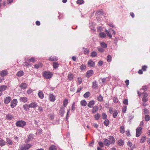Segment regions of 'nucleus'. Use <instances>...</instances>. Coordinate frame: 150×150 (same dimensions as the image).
I'll return each mask as SVG.
<instances>
[{
	"mask_svg": "<svg viewBox=\"0 0 150 150\" xmlns=\"http://www.w3.org/2000/svg\"><path fill=\"white\" fill-rule=\"evenodd\" d=\"M100 45L103 48H105L107 47V44L103 42H100Z\"/></svg>",
	"mask_w": 150,
	"mask_h": 150,
	"instance_id": "28",
	"label": "nucleus"
},
{
	"mask_svg": "<svg viewBox=\"0 0 150 150\" xmlns=\"http://www.w3.org/2000/svg\"><path fill=\"white\" fill-rule=\"evenodd\" d=\"M127 107L126 106H124L122 108V112L123 113L126 112L127 110Z\"/></svg>",
	"mask_w": 150,
	"mask_h": 150,
	"instance_id": "51",
	"label": "nucleus"
},
{
	"mask_svg": "<svg viewBox=\"0 0 150 150\" xmlns=\"http://www.w3.org/2000/svg\"><path fill=\"white\" fill-rule=\"evenodd\" d=\"M16 125L17 127H23L26 125L25 121L23 120H20L17 121L16 123Z\"/></svg>",
	"mask_w": 150,
	"mask_h": 150,
	"instance_id": "2",
	"label": "nucleus"
},
{
	"mask_svg": "<svg viewBox=\"0 0 150 150\" xmlns=\"http://www.w3.org/2000/svg\"><path fill=\"white\" fill-rule=\"evenodd\" d=\"M39 97L41 99H43L44 97V95L42 91H40L38 93Z\"/></svg>",
	"mask_w": 150,
	"mask_h": 150,
	"instance_id": "22",
	"label": "nucleus"
},
{
	"mask_svg": "<svg viewBox=\"0 0 150 150\" xmlns=\"http://www.w3.org/2000/svg\"><path fill=\"white\" fill-rule=\"evenodd\" d=\"M80 104L82 106H85L87 104V102L85 100H83L81 101Z\"/></svg>",
	"mask_w": 150,
	"mask_h": 150,
	"instance_id": "23",
	"label": "nucleus"
},
{
	"mask_svg": "<svg viewBox=\"0 0 150 150\" xmlns=\"http://www.w3.org/2000/svg\"><path fill=\"white\" fill-rule=\"evenodd\" d=\"M84 1L83 0H78L76 1V3L79 4H83Z\"/></svg>",
	"mask_w": 150,
	"mask_h": 150,
	"instance_id": "58",
	"label": "nucleus"
},
{
	"mask_svg": "<svg viewBox=\"0 0 150 150\" xmlns=\"http://www.w3.org/2000/svg\"><path fill=\"white\" fill-rule=\"evenodd\" d=\"M141 90H143L144 92L146 91L147 90V86H143Z\"/></svg>",
	"mask_w": 150,
	"mask_h": 150,
	"instance_id": "52",
	"label": "nucleus"
},
{
	"mask_svg": "<svg viewBox=\"0 0 150 150\" xmlns=\"http://www.w3.org/2000/svg\"><path fill=\"white\" fill-rule=\"evenodd\" d=\"M23 65L24 66H25L27 68H29V67L31 66V64H30L26 62H25L24 63Z\"/></svg>",
	"mask_w": 150,
	"mask_h": 150,
	"instance_id": "44",
	"label": "nucleus"
},
{
	"mask_svg": "<svg viewBox=\"0 0 150 150\" xmlns=\"http://www.w3.org/2000/svg\"><path fill=\"white\" fill-rule=\"evenodd\" d=\"M123 103L125 105H127L128 104V101L127 99H124L123 101Z\"/></svg>",
	"mask_w": 150,
	"mask_h": 150,
	"instance_id": "56",
	"label": "nucleus"
},
{
	"mask_svg": "<svg viewBox=\"0 0 150 150\" xmlns=\"http://www.w3.org/2000/svg\"><path fill=\"white\" fill-rule=\"evenodd\" d=\"M68 103V100L66 98L64 99L63 103V105L64 107H66Z\"/></svg>",
	"mask_w": 150,
	"mask_h": 150,
	"instance_id": "31",
	"label": "nucleus"
},
{
	"mask_svg": "<svg viewBox=\"0 0 150 150\" xmlns=\"http://www.w3.org/2000/svg\"><path fill=\"white\" fill-rule=\"evenodd\" d=\"M99 36L100 37L104 38L106 37V34L104 32H101L99 34Z\"/></svg>",
	"mask_w": 150,
	"mask_h": 150,
	"instance_id": "33",
	"label": "nucleus"
},
{
	"mask_svg": "<svg viewBox=\"0 0 150 150\" xmlns=\"http://www.w3.org/2000/svg\"><path fill=\"white\" fill-rule=\"evenodd\" d=\"M100 115L98 113H97L95 115V118L96 120H98L100 117Z\"/></svg>",
	"mask_w": 150,
	"mask_h": 150,
	"instance_id": "55",
	"label": "nucleus"
},
{
	"mask_svg": "<svg viewBox=\"0 0 150 150\" xmlns=\"http://www.w3.org/2000/svg\"><path fill=\"white\" fill-rule=\"evenodd\" d=\"M5 145V141L1 139H0V146H2Z\"/></svg>",
	"mask_w": 150,
	"mask_h": 150,
	"instance_id": "39",
	"label": "nucleus"
},
{
	"mask_svg": "<svg viewBox=\"0 0 150 150\" xmlns=\"http://www.w3.org/2000/svg\"><path fill=\"white\" fill-rule=\"evenodd\" d=\"M109 121L108 119H105L104 122V125L106 126H108L109 125Z\"/></svg>",
	"mask_w": 150,
	"mask_h": 150,
	"instance_id": "43",
	"label": "nucleus"
},
{
	"mask_svg": "<svg viewBox=\"0 0 150 150\" xmlns=\"http://www.w3.org/2000/svg\"><path fill=\"white\" fill-rule=\"evenodd\" d=\"M49 59L50 61H56L58 60V58L55 56H52L49 57Z\"/></svg>",
	"mask_w": 150,
	"mask_h": 150,
	"instance_id": "18",
	"label": "nucleus"
},
{
	"mask_svg": "<svg viewBox=\"0 0 150 150\" xmlns=\"http://www.w3.org/2000/svg\"><path fill=\"white\" fill-rule=\"evenodd\" d=\"M95 103V101L94 100L90 101L88 104V108H91L93 107Z\"/></svg>",
	"mask_w": 150,
	"mask_h": 150,
	"instance_id": "17",
	"label": "nucleus"
},
{
	"mask_svg": "<svg viewBox=\"0 0 150 150\" xmlns=\"http://www.w3.org/2000/svg\"><path fill=\"white\" fill-rule=\"evenodd\" d=\"M18 101L17 99H13L11 102V108H13L17 105Z\"/></svg>",
	"mask_w": 150,
	"mask_h": 150,
	"instance_id": "6",
	"label": "nucleus"
},
{
	"mask_svg": "<svg viewBox=\"0 0 150 150\" xmlns=\"http://www.w3.org/2000/svg\"><path fill=\"white\" fill-rule=\"evenodd\" d=\"M24 72L23 71L21 70L18 71L16 74V76L18 77H21L23 75Z\"/></svg>",
	"mask_w": 150,
	"mask_h": 150,
	"instance_id": "20",
	"label": "nucleus"
},
{
	"mask_svg": "<svg viewBox=\"0 0 150 150\" xmlns=\"http://www.w3.org/2000/svg\"><path fill=\"white\" fill-rule=\"evenodd\" d=\"M146 138V137L145 136H142L140 139V143H144L145 141Z\"/></svg>",
	"mask_w": 150,
	"mask_h": 150,
	"instance_id": "34",
	"label": "nucleus"
},
{
	"mask_svg": "<svg viewBox=\"0 0 150 150\" xmlns=\"http://www.w3.org/2000/svg\"><path fill=\"white\" fill-rule=\"evenodd\" d=\"M92 88L95 90H96L98 88V85L97 82L96 81H94L92 82Z\"/></svg>",
	"mask_w": 150,
	"mask_h": 150,
	"instance_id": "10",
	"label": "nucleus"
},
{
	"mask_svg": "<svg viewBox=\"0 0 150 150\" xmlns=\"http://www.w3.org/2000/svg\"><path fill=\"white\" fill-rule=\"evenodd\" d=\"M118 113V112L117 110H115L113 113V117L114 118H116Z\"/></svg>",
	"mask_w": 150,
	"mask_h": 150,
	"instance_id": "48",
	"label": "nucleus"
},
{
	"mask_svg": "<svg viewBox=\"0 0 150 150\" xmlns=\"http://www.w3.org/2000/svg\"><path fill=\"white\" fill-rule=\"evenodd\" d=\"M138 94L139 96H140L142 94H143L144 97L143 98H147V94L146 93H139V91H138Z\"/></svg>",
	"mask_w": 150,
	"mask_h": 150,
	"instance_id": "30",
	"label": "nucleus"
},
{
	"mask_svg": "<svg viewBox=\"0 0 150 150\" xmlns=\"http://www.w3.org/2000/svg\"><path fill=\"white\" fill-rule=\"evenodd\" d=\"M105 32L109 37L110 38H112V35H111V33L109 31H108L107 29H105Z\"/></svg>",
	"mask_w": 150,
	"mask_h": 150,
	"instance_id": "37",
	"label": "nucleus"
},
{
	"mask_svg": "<svg viewBox=\"0 0 150 150\" xmlns=\"http://www.w3.org/2000/svg\"><path fill=\"white\" fill-rule=\"evenodd\" d=\"M88 65L90 67H94L95 65V64L92 60L90 59L88 62Z\"/></svg>",
	"mask_w": 150,
	"mask_h": 150,
	"instance_id": "9",
	"label": "nucleus"
},
{
	"mask_svg": "<svg viewBox=\"0 0 150 150\" xmlns=\"http://www.w3.org/2000/svg\"><path fill=\"white\" fill-rule=\"evenodd\" d=\"M19 100L20 101L25 103L27 102L28 100L27 97H20L19 98Z\"/></svg>",
	"mask_w": 150,
	"mask_h": 150,
	"instance_id": "16",
	"label": "nucleus"
},
{
	"mask_svg": "<svg viewBox=\"0 0 150 150\" xmlns=\"http://www.w3.org/2000/svg\"><path fill=\"white\" fill-rule=\"evenodd\" d=\"M0 74L1 76H4L8 74V72L6 70H3L1 72Z\"/></svg>",
	"mask_w": 150,
	"mask_h": 150,
	"instance_id": "24",
	"label": "nucleus"
},
{
	"mask_svg": "<svg viewBox=\"0 0 150 150\" xmlns=\"http://www.w3.org/2000/svg\"><path fill=\"white\" fill-rule=\"evenodd\" d=\"M27 85L25 83H22L19 86L22 89H25L27 87Z\"/></svg>",
	"mask_w": 150,
	"mask_h": 150,
	"instance_id": "27",
	"label": "nucleus"
},
{
	"mask_svg": "<svg viewBox=\"0 0 150 150\" xmlns=\"http://www.w3.org/2000/svg\"><path fill=\"white\" fill-rule=\"evenodd\" d=\"M6 117L8 120H11L13 118V116L10 114H7L6 115Z\"/></svg>",
	"mask_w": 150,
	"mask_h": 150,
	"instance_id": "36",
	"label": "nucleus"
},
{
	"mask_svg": "<svg viewBox=\"0 0 150 150\" xmlns=\"http://www.w3.org/2000/svg\"><path fill=\"white\" fill-rule=\"evenodd\" d=\"M77 81H78V82L79 83V84H80L82 82V78L80 77H79L77 78Z\"/></svg>",
	"mask_w": 150,
	"mask_h": 150,
	"instance_id": "57",
	"label": "nucleus"
},
{
	"mask_svg": "<svg viewBox=\"0 0 150 150\" xmlns=\"http://www.w3.org/2000/svg\"><path fill=\"white\" fill-rule=\"evenodd\" d=\"M86 68V66L84 64H82L81 66L80 67V69L82 70H84Z\"/></svg>",
	"mask_w": 150,
	"mask_h": 150,
	"instance_id": "59",
	"label": "nucleus"
},
{
	"mask_svg": "<svg viewBox=\"0 0 150 150\" xmlns=\"http://www.w3.org/2000/svg\"><path fill=\"white\" fill-rule=\"evenodd\" d=\"M6 142L10 145H11L13 144L12 140L9 138H7Z\"/></svg>",
	"mask_w": 150,
	"mask_h": 150,
	"instance_id": "29",
	"label": "nucleus"
},
{
	"mask_svg": "<svg viewBox=\"0 0 150 150\" xmlns=\"http://www.w3.org/2000/svg\"><path fill=\"white\" fill-rule=\"evenodd\" d=\"M98 110V107L97 106H94L92 109V113H94L96 112Z\"/></svg>",
	"mask_w": 150,
	"mask_h": 150,
	"instance_id": "19",
	"label": "nucleus"
},
{
	"mask_svg": "<svg viewBox=\"0 0 150 150\" xmlns=\"http://www.w3.org/2000/svg\"><path fill=\"white\" fill-rule=\"evenodd\" d=\"M145 120L147 122L148 121L150 120V116L147 115H146L145 116Z\"/></svg>",
	"mask_w": 150,
	"mask_h": 150,
	"instance_id": "50",
	"label": "nucleus"
},
{
	"mask_svg": "<svg viewBox=\"0 0 150 150\" xmlns=\"http://www.w3.org/2000/svg\"><path fill=\"white\" fill-rule=\"evenodd\" d=\"M93 74V71L92 70L88 71L86 73L85 76L86 77L89 78Z\"/></svg>",
	"mask_w": 150,
	"mask_h": 150,
	"instance_id": "8",
	"label": "nucleus"
},
{
	"mask_svg": "<svg viewBox=\"0 0 150 150\" xmlns=\"http://www.w3.org/2000/svg\"><path fill=\"white\" fill-rule=\"evenodd\" d=\"M113 100L115 103H117L118 102V100L117 98L114 97L113 98Z\"/></svg>",
	"mask_w": 150,
	"mask_h": 150,
	"instance_id": "63",
	"label": "nucleus"
},
{
	"mask_svg": "<svg viewBox=\"0 0 150 150\" xmlns=\"http://www.w3.org/2000/svg\"><path fill=\"white\" fill-rule=\"evenodd\" d=\"M144 113L145 114H148L149 111L146 108H145L144 109Z\"/></svg>",
	"mask_w": 150,
	"mask_h": 150,
	"instance_id": "62",
	"label": "nucleus"
},
{
	"mask_svg": "<svg viewBox=\"0 0 150 150\" xmlns=\"http://www.w3.org/2000/svg\"><path fill=\"white\" fill-rule=\"evenodd\" d=\"M23 107L24 109L26 111H28L29 110V108H30L29 107L28 104H25L23 105Z\"/></svg>",
	"mask_w": 150,
	"mask_h": 150,
	"instance_id": "32",
	"label": "nucleus"
},
{
	"mask_svg": "<svg viewBox=\"0 0 150 150\" xmlns=\"http://www.w3.org/2000/svg\"><path fill=\"white\" fill-rule=\"evenodd\" d=\"M56 146L54 145L51 146L49 149V150H56Z\"/></svg>",
	"mask_w": 150,
	"mask_h": 150,
	"instance_id": "53",
	"label": "nucleus"
},
{
	"mask_svg": "<svg viewBox=\"0 0 150 150\" xmlns=\"http://www.w3.org/2000/svg\"><path fill=\"white\" fill-rule=\"evenodd\" d=\"M142 128L141 127H139L136 129V136L137 137H139L142 132Z\"/></svg>",
	"mask_w": 150,
	"mask_h": 150,
	"instance_id": "4",
	"label": "nucleus"
},
{
	"mask_svg": "<svg viewBox=\"0 0 150 150\" xmlns=\"http://www.w3.org/2000/svg\"><path fill=\"white\" fill-rule=\"evenodd\" d=\"M124 141L122 139H120L117 141V144L119 146H122L124 145Z\"/></svg>",
	"mask_w": 150,
	"mask_h": 150,
	"instance_id": "21",
	"label": "nucleus"
},
{
	"mask_svg": "<svg viewBox=\"0 0 150 150\" xmlns=\"http://www.w3.org/2000/svg\"><path fill=\"white\" fill-rule=\"evenodd\" d=\"M64 107H62L60 108L59 113L61 115H64Z\"/></svg>",
	"mask_w": 150,
	"mask_h": 150,
	"instance_id": "26",
	"label": "nucleus"
},
{
	"mask_svg": "<svg viewBox=\"0 0 150 150\" xmlns=\"http://www.w3.org/2000/svg\"><path fill=\"white\" fill-rule=\"evenodd\" d=\"M34 137L33 135L32 134H30L28 137V140L27 142L32 140Z\"/></svg>",
	"mask_w": 150,
	"mask_h": 150,
	"instance_id": "41",
	"label": "nucleus"
},
{
	"mask_svg": "<svg viewBox=\"0 0 150 150\" xmlns=\"http://www.w3.org/2000/svg\"><path fill=\"white\" fill-rule=\"evenodd\" d=\"M120 131L122 134H123L125 132V127L124 126H121L120 127Z\"/></svg>",
	"mask_w": 150,
	"mask_h": 150,
	"instance_id": "45",
	"label": "nucleus"
},
{
	"mask_svg": "<svg viewBox=\"0 0 150 150\" xmlns=\"http://www.w3.org/2000/svg\"><path fill=\"white\" fill-rule=\"evenodd\" d=\"M53 74L50 71H45L42 74L44 78L47 79H50L52 76Z\"/></svg>",
	"mask_w": 150,
	"mask_h": 150,
	"instance_id": "1",
	"label": "nucleus"
},
{
	"mask_svg": "<svg viewBox=\"0 0 150 150\" xmlns=\"http://www.w3.org/2000/svg\"><path fill=\"white\" fill-rule=\"evenodd\" d=\"M108 25L112 27L113 28H116V26L115 25H114L113 23H110Z\"/></svg>",
	"mask_w": 150,
	"mask_h": 150,
	"instance_id": "61",
	"label": "nucleus"
},
{
	"mask_svg": "<svg viewBox=\"0 0 150 150\" xmlns=\"http://www.w3.org/2000/svg\"><path fill=\"white\" fill-rule=\"evenodd\" d=\"M29 108H35L37 107L38 105L37 103L35 102H32L30 104H28Z\"/></svg>",
	"mask_w": 150,
	"mask_h": 150,
	"instance_id": "12",
	"label": "nucleus"
},
{
	"mask_svg": "<svg viewBox=\"0 0 150 150\" xmlns=\"http://www.w3.org/2000/svg\"><path fill=\"white\" fill-rule=\"evenodd\" d=\"M103 48L100 47H98L97 48V49L98 51L100 52H103L104 51V50Z\"/></svg>",
	"mask_w": 150,
	"mask_h": 150,
	"instance_id": "54",
	"label": "nucleus"
},
{
	"mask_svg": "<svg viewBox=\"0 0 150 150\" xmlns=\"http://www.w3.org/2000/svg\"><path fill=\"white\" fill-rule=\"evenodd\" d=\"M7 88V86H6L5 85H3L0 86V96H1L2 94V92L4 91Z\"/></svg>",
	"mask_w": 150,
	"mask_h": 150,
	"instance_id": "11",
	"label": "nucleus"
},
{
	"mask_svg": "<svg viewBox=\"0 0 150 150\" xmlns=\"http://www.w3.org/2000/svg\"><path fill=\"white\" fill-rule=\"evenodd\" d=\"M109 140L110 144H113L115 143V139L113 136H110L109 137Z\"/></svg>",
	"mask_w": 150,
	"mask_h": 150,
	"instance_id": "15",
	"label": "nucleus"
},
{
	"mask_svg": "<svg viewBox=\"0 0 150 150\" xmlns=\"http://www.w3.org/2000/svg\"><path fill=\"white\" fill-rule=\"evenodd\" d=\"M98 100L100 102H102L103 100V96L100 95H99L97 98Z\"/></svg>",
	"mask_w": 150,
	"mask_h": 150,
	"instance_id": "49",
	"label": "nucleus"
},
{
	"mask_svg": "<svg viewBox=\"0 0 150 150\" xmlns=\"http://www.w3.org/2000/svg\"><path fill=\"white\" fill-rule=\"evenodd\" d=\"M127 145L129 147L128 148V150H132L136 146L134 144H132L131 142L130 141H128L127 142Z\"/></svg>",
	"mask_w": 150,
	"mask_h": 150,
	"instance_id": "5",
	"label": "nucleus"
},
{
	"mask_svg": "<svg viewBox=\"0 0 150 150\" xmlns=\"http://www.w3.org/2000/svg\"><path fill=\"white\" fill-rule=\"evenodd\" d=\"M94 23L93 22L90 23L89 24V26L91 30H93L94 31H95L96 29L94 27Z\"/></svg>",
	"mask_w": 150,
	"mask_h": 150,
	"instance_id": "25",
	"label": "nucleus"
},
{
	"mask_svg": "<svg viewBox=\"0 0 150 150\" xmlns=\"http://www.w3.org/2000/svg\"><path fill=\"white\" fill-rule=\"evenodd\" d=\"M110 142L109 140L107 139H104V144L105 146L107 147H108L110 146Z\"/></svg>",
	"mask_w": 150,
	"mask_h": 150,
	"instance_id": "14",
	"label": "nucleus"
},
{
	"mask_svg": "<svg viewBox=\"0 0 150 150\" xmlns=\"http://www.w3.org/2000/svg\"><path fill=\"white\" fill-rule=\"evenodd\" d=\"M90 93L89 92H87L84 94L83 96L84 98H87L90 96Z\"/></svg>",
	"mask_w": 150,
	"mask_h": 150,
	"instance_id": "40",
	"label": "nucleus"
},
{
	"mask_svg": "<svg viewBox=\"0 0 150 150\" xmlns=\"http://www.w3.org/2000/svg\"><path fill=\"white\" fill-rule=\"evenodd\" d=\"M106 59L108 62H110L112 61V57L110 55H108L107 56Z\"/></svg>",
	"mask_w": 150,
	"mask_h": 150,
	"instance_id": "47",
	"label": "nucleus"
},
{
	"mask_svg": "<svg viewBox=\"0 0 150 150\" xmlns=\"http://www.w3.org/2000/svg\"><path fill=\"white\" fill-rule=\"evenodd\" d=\"M31 146V145L30 144H28L24 145L23 146L20 147L19 150H27Z\"/></svg>",
	"mask_w": 150,
	"mask_h": 150,
	"instance_id": "3",
	"label": "nucleus"
},
{
	"mask_svg": "<svg viewBox=\"0 0 150 150\" xmlns=\"http://www.w3.org/2000/svg\"><path fill=\"white\" fill-rule=\"evenodd\" d=\"M97 56V53L95 51H93L91 54V56L92 57H95Z\"/></svg>",
	"mask_w": 150,
	"mask_h": 150,
	"instance_id": "42",
	"label": "nucleus"
},
{
	"mask_svg": "<svg viewBox=\"0 0 150 150\" xmlns=\"http://www.w3.org/2000/svg\"><path fill=\"white\" fill-rule=\"evenodd\" d=\"M49 99L51 101L54 102L56 100V97L53 93H50L49 96Z\"/></svg>",
	"mask_w": 150,
	"mask_h": 150,
	"instance_id": "7",
	"label": "nucleus"
},
{
	"mask_svg": "<svg viewBox=\"0 0 150 150\" xmlns=\"http://www.w3.org/2000/svg\"><path fill=\"white\" fill-rule=\"evenodd\" d=\"M74 76L72 74H68V78L70 81H71L73 79Z\"/></svg>",
	"mask_w": 150,
	"mask_h": 150,
	"instance_id": "35",
	"label": "nucleus"
},
{
	"mask_svg": "<svg viewBox=\"0 0 150 150\" xmlns=\"http://www.w3.org/2000/svg\"><path fill=\"white\" fill-rule=\"evenodd\" d=\"M107 116L105 113H103L102 115V117L103 119H106L107 118Z\"/></svg>",
	"mask_w": 150,
	"mask_h": 150,
	"instance_id": "60",
	"label": "nucleus"
},
{
	"mask_svg": "<svg viewBox=\"0 0 150 150\" xmlns=\"http://www.w3.org/2000/svg\"><path fill=\"white\" fill-rule=\"evenodd\" d=\"M11 100V98L9 96H8L4 98V102L5 104H8Z\"/></svg>",
	"mask_w": 150,
	"mask_h": 150,
	"instance_id": "13",
	"label": "nucleus"
},
{
	"mask_svg": "<svg viewBox=\"0 0 150 150\" xmlns=\"http://www.w3.org/2000/svg\"><path fill=\"white\" fill-rule=\"evenodd\" d=\"M33 92L32 90L30 88L27 91V93L28 94H30L31 93Z\"/></svg>",
	"mask_w": 150,
	"mask_h": 150,
	"instance_id": "64",
	"label": "nucleus"
},
{
	"mask_svg": "<svg viewBox=\"0 0 150 150\" xmlns=\"http://www.w3.org/2000/svg\"><path fill=\"white\" fill-rule=\"evenodd\" d=\"M84 49V53L85 54H89L90 51L88 49L83 48Z\"/></svg>",
	"mask_w": 150,
	"mask_h": 150,
	"instance_id": "46",
	"label": "nucleus"
},
{
	"mask_svg": "<svg viewBox=\"0 0 150 150\" xmlns=\"http://www.w3.org/2000/svg\"><path fill=\"white\" fill-rule=\"evenodd\" d=\"M59 65V64L57 62H54L53 63V66L54 69H57Z\"/></svg>",
	"mask_w": 150,
	"mask_h": 150,
	"instance_id": "38",
	"label": "nucleus"
}]
</instances>
